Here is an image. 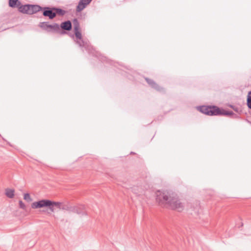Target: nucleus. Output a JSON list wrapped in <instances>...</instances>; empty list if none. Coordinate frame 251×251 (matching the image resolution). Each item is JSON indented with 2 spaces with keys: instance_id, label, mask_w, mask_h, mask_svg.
I'll return each mask as SVG.
<instances>
[{
  "instance_id": "obj_1",
  "label": "nucleus",
  "mask_w": 251,
  "mask_h": 251,
  "mask_svg": "<svg viewBox=\"0 0 251 251\" xmlns=\"http://www.w3.org/2000/svg\"><path fill=\"white\" fill-rule=\"evenodd\" d=\"M156 200L159 203H165L172 209L181 211L183 209V204L180 201L177 195L167 191L156 193Z\"/></svg>"
},
{
  "instance_id": "obj_18",
  "label": "nucleus",
  "mask_w": 251,
  "mask_h": 251,
  "mask_svg": "<svg viewBox=\"0 0 251 251\" xmlns=\"http://www.w3.org/2000/svg\"><path fill=\"white\" fill-rule=\"evenodd\" d=\"M19 206L21 208L23 209H25V205L23 203V202L22 201H19Z\"/></svg>"
},
{
  "instance_id": "obj_16",
  "label": "nucleus",
  "mask_w": 251,
  "mask_h": 251,
  "mask_svg": "<svg viewBox=\"0 0 251 251\" xmlns=\"http://www.w3.org/2000/svg\"><path fill=\"white\" fill-rule=\"evenodd\" d=\"M247 105L251 109V91L249 92L248 95Z\"/></svg>"
},
{
  "instance_id": "obj_10",
  "label": "nucleus",
  "mask_w": 251,
  "mask_h": 251,
  "mask_svg": "<svg viewBox=\"0 0 251 251\" xmlns=\"http://www.w3.org/2000/svg\"><path fill=\"white\" fill-rule=\"evenodd\" d=\"M72 209V212L76 213L78 214H84L85 212L84 211L85 206L84 205H79L77 206H74V207L71 208Z\"/></svg>"
},
{
  "instance_id": "obj_5",
  "label": "nucleus",
  "mask_w": 251,
  "mask_h": 251,
  "mask_svg": "<svg viewBox=\"0 0 251 251\" xmlns=\"http://www.w3.org/2000/svg\"><path fill=\"white\" fill-rule=\"evenodd\" d=\"M40 26L43 29L49 32L59 33L61 34L66 33V31L60 30L59 25L57 23L50 25L48 22H44L40 23Z\"/></svg>"
},
{
  "instance_id": "obj_7",
  "label": "nucleus",
  "mask_w": 251,
  "mask_h": 251,
  "mask_svg": "<svg viewBox=\"0 0 251 251\" xmlns=\"http://www.w3.org/2000/svg\"><path fill=\"white\" fill-rule=\"evenodd\" d=\"M92 0H80L76 7V12H80L91 2Z\"/></svg>"
},
{
  "instance_id": "obj_2",
  "label": "nucleus",
  "mask_w": 251,
  "mask_h": 251,
  "mask_svg": "<svg viewBox=\"0 0 251 251\" xmlns=\"http://www.w3.org/2000/svg\"><path fill=\"white\" fill-rule=\"evenodd\" d=\"M198 109L201 113L205 114L207 115H232L234 113L232 111H224L222 112L221 110L217 106H201L198 107Z\"/></svg>"
},
{
  "instance_id": "obj_20",
  "label": "nucleus",
  "mask_w": 251,
  "mask_h": 251,
  "mask_svg": "<svg viewBox=\"0 0 251 251\" xmlns=\"http://www.w3.org/2000/svg\"><path fill=\"white\" fill-rule=\"evenodd\" d=\"M73 207H74V206H70V207L68 206V207H67L66 208H65V209H66L67 211L72 212V209L71 208H73Z\"/></svg>"
},
{
  "instance_id": "obj_13",
  "label": "nucleus",
  "mask_w": 251,
  "mask_h": 251,
  "mask_svg": "<svg viewBox=\"0 0 251 251\" xmlns=\"http://www.w3.org/2000/svg\"><path fill=\"white\" fill-rule=\"evenodd\" d=\"M21 4L18 0H9V5L12 8L18 7Z\"/></svg>"
},
{
  "instance_id": "obj_6",
  "label": "nucleus",
  "mask_w": 251,
  "mask_h": 251,
  "mask_svg": "<svg viewBox=\"0 0 251 251\" xmlns=\"http://www.w3.org/2000/svg\"><path fill=\"white\" fill-rule=\"evenodd\" d=\"M43 11V15L48 17L50 19H53L55 17V13L54 12V7H44L41 10Z\"/></svg>"
},
{
  "instance_id": "obj_12",
  "label": "nucleus",
  "mask_w": 251,
  "mask_h": 251,
  "mask_svg": "<svg viewBox=\"0 0 251 251\" xmlns=\"http://www.w3.org/2000/svg\"><path fill=\"white\" fill-rule=\"evenodd\" d=\"M19 11L23 13H25L28 14L29 6L28 4L25 5H21V4L18 7Z\"/></svg>"
},
{
  "instance_id": "obj_4",
  "label": "nucleus",
  "mask_w": 251,
  "mask_h": 251,
  "mask_svg": "<svg viewBox=\"0 0 251 251\" xmlns=\"http://www.w3.org/2000/svg\"><path fill=\"white\" fill-rule=\"evenodd\" d=\"M60 203L58 202L52 201L48 200H42L38 201H35L31 204V207L34 209L42 208L45 206H49V209L53 211V206H59Z\"/></svg>"
},
{
  "instance_id": "obj_19",
  "label": "nucleus",
  "mask_w": 251,
  "mask_h": 251,
  "mask_svg": "<svg viewBox=\"0 0 251 251\" xmlns=\"http://www.w3.org/2000/svg\"><path fill=\"white\" fill-rule=\"evenodd\" d=\"M230 107L232 108L235 111L237 112H239V109L238 107L233 105H230Z\"/></svg>"
},
{
  "instance_id": "obj_8",
  "label": "nucleus",
  "mask_w": 251,
  "mask_h": 251,
  "mask_svg": "<svg viewBox=\"0 0 251 251\" xmlns=\"http://www.w3.org/2000/svg\"><path fill=\"white\" fill-rule=\"evenodd\" d=\"M59 26L60 29H62V31H70L72 28V24L70 21L68 20L62 22Z\"/></svg>"
},
{
  "instance_id": "obj_3",
  "label": "nucleus",
  "mask_w": 251,
  "mask_h": 251,
  "mask_svg": "<svg viewBox=\"0 0 251 251\" xmlns=\"http://www.w3.org/2000/svg\"><path fill=\"white\" fill-rule=\"evenodd\" d=\"M74 29L75 39V43L81 48H86L88 47L87 43L82 38V34L80 31V24L78 20L75 18L73 20Z\"/></svg>"
},
{
  "instance_id": "obj_17",
  "label": "nucleus",
  "mask_w": 251,
  "mask_h": 251,
  "mask_svg": "<svg viewBox=\"0 0 251 251\" xmlns=\"http://www.w3.org/2000/svg\"><path fill=\"white\" fill-rule=\"evenodd\" d=\"M24 199L25 200L27 201H31L32 199L30 198V196L28 193L25 194Z\"/></svg>"
},
{
  "instance_id": "obj_14",
  "label": "nucleus",
  "mask_w": 251,
  "mask_h": 251,
  "mask_svg": "<svg viewBox=\"0 0 251 251\" xmlns=\"http://www.w3.org/2000/svg\"><path fill=\"white\" fill-rule=\"evenodd\" d=\"M54 12L55 13V16L58 15L63 16L66 13V11L59 8L54 7Z\"/></svg>"
},
{
  "instance_id": "obj_15",
  "label": "nucleus",
  "mask_w": 251,
  "mask_h": 251,
  "mask_svg": "<svg viewBox=\"0 0 251 251\" xmlns=\"http://www.w3.org/2000/svg\"><path fill=\"white\" fill-rule=\"evenodd\" d=\"M14 190L12 189H6L5 195L9 198H13L14 196Z\"/></svg>"
},
{
  "instance_id": "obj_9",
  "label": "nucleus",
  "mask_w": 251,
  "mask_h": 251,
  "mask_svg": "<svg viewBox=\"0 0 251 251\" xmlns=\"http://www.w3.org/2000/svg\"><path fill=\"white\" fill-rule=\"evenodd\" d=\"M28 14L30 15L36 13L37 12L41 11L42 9V7L38 5L28 4Z\"/></svg>"
},
{
  "instance_id": "obj_11",
  "label": "nucleus",
  "mask_w": 251,
  "mask_h": 251,
  "mask_svg": "<svg viewBox=\"0 0 251 251\" xmlns=\"http://www.w3.org/2000/svg\"><path fill=\"white\" fill-rule=\"evenodd\" d=\"M146 80L147 83L152 88L155 89L157 91H160L162 88L160 87L153 80L149 79L146 78Z\"/></svg>"
},
{
  "instance_id": "obj_21",
  "label": "nucleus",
  "mask_w": 251,
  "mask_h": 251,
  "mask_svg": "<svg viewBox=\"0 0 251 251\" xmlns=\"http://www.w3.org/2000/svg\"><path fill=\"white\" fill-rule=\"evenodd\" d=\"M71 37H72V38H74V35H72L71 36Z\"/></svg>"
}]
</instances>
